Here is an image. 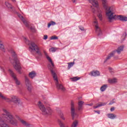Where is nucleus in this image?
<instances>
[{"label":"nucleus","instance_id":"15","mask_svg":"<svg viewBox=\"0 0 127 127\" xmlns=\"http://www.w3.org/2000/svg\"><path fill=\"white\" fill-rule=\"evenodd\" d=\"M91 75L94 77H97L100 75V71L98 70L92 71L91 72Z\"/></svg>","mask_w":127,"mask_h":127},{"label":"nucleus","instance_id":"12","mask_svg":"<svg viewBox=\"0 0 127 127\" xmlns=\"http://www.w3.org/2000/svg\"><path fill=\"white\" fill-rule=\"evenodd\" d=\"M8 71L12 78H13L16 85H17V86H19V85H20V81L17 79V77H16V75H15V74H14V73L13 72V71H12V70H11V69H9Z\"/></svg>","mask_w":127,"mask_h":127},{"label":"nucleus","instance_id":"1","mask_svg":"<svg viewBox=\"0 0 127 127\" xmlns=\"http://www.w3.org/2000/svg\"><path fill=\"white\" fill-rule=\"evenodd\" d=\"M103 4V7L106 10V15L108 17L109 22H112L113 19H116V18L121 20V21H127V17L124 16L122 15H114V12L111 10V7H108L107 5V0H102Z\"/></svg>","mask_w":127,"mask_h":127},{"label":"nucleus","instance_id":"28","mask_svg":"<svg viewBox=\"0 0 127 127\" xmlns=\"http://www.w3.org/2000/svg\"><path fill=\"white\" fill-rule=\"evenodd\" d=\"M75 64V63L73 62H70V63H68L67 64H68V66H67V69H70V68H71V67H73L74 64Z\"/></svg>","mask_w":127,"mask_h":127},{"label":"nucleus","instance_id":"39","mask_svg":"<svg viewBox=\"0 0 127 127\" xmlns=\"http://www.w3.org/2000/svg\"><path fill=\"white\" fill-rule=\"evenodd\" d=\"M110 111L111 112H114V111H115V107H112L110 109Z\"/></svg>","mask_w":127,"mask_h":127},{"label":"nucleus","instance_id":"35","mask_svg":"<svg viewBox=\"0 0 127 127\" xmlns=\"http://www.w3.org/2000/svg\"><path fill=\"white\" fill-rule=\"evenodd\" d=\"M50 50H51L52 52H55L56 51V48H51Z\"/></svg>","mask_w":127,"mask_h":127},{"label":"nucleus","instance_id":"19","mask_svg":"<svg viewBox=\"0 0 127 127\" xmlns=\"http://www.w3.org/2000/svg\"><path fill=\"white\" fill-rule=\"evenodd\" d=\"M89 2L91 3L93 6H98V1L97 0H88Z\"/></svg>","mask_w":127,"mask_h":127},{"label":"nucleus","instance_id":"31","mask_svg":"<svg viewBox=\"0 0 127 127\" xmlns=\"http://www.w3.org/2000/svg\"><path fill=\"white\" fill-rule=\"evenodd\" d=\"M71 79L72 82H76V81H78V80H80V77H78L76 76V77L71 78Z\"/></svg>","mask_w":127,"mask_h":127},{"label":"nucleus","instance_id":"17","mask_svg":"<svg viewBox=\"0 0 127 127\" xmlns=\"http://www.w3.org/2000/svg\"><path fill=\"white\" fill-rule=\"evenodd\" d=\"M83 105H84V102L79 101L78 102V111L83 110Z\"/></svg>","mask_w":127,"mask_h":127},{"label":"nucleus","instance_id":"22","mask_svg":"<svg viewBox=\"0 0 127 127\" xmlns=\"http://www.w3.org/2000/svg\"><path fill=\"white\" fill-rule=\"evenodd\" d=\"M107 88H108V85L104 84L101 87L100 91L101 92H104V91H106V90L107 89Z\"/></svg>","mask_w":127,"mask_h":127},{"label":"nucleus","instance_id":"36","mask_svg":"<svg viewBox=\"0 0 127 127\" xmlns=\"http://www.w3.org/2000/svg\"><path fill=\"white\" fill-rule=\"evenodd\" d=\"M115 99H113L112 101H111L110 102V103H109V105H113V104H115V103H116V102L115 101Z\"/></svg>","mask_w":127,"mask_h":127},{"label":"nucleus","instance_id":"20","mask_svg":"<svg viewBox=\"0 0 127 127\" xmlns=\"http://www.w3.org/2000/svg\"><path fill=\"white\" fill-rule=\"evenodd\" d=\"M108 118L111 119V120H114L117 118V115L114 114H109L107 115Z\"/></svg>","mask_w":127,"mask_h":127},{"label":"nucleus","instance_id":"40","mask_svg":"<svg viewBox=\"0 0 127 127\" xmlns=\"http://www.w3.org/2000/svg\"><path fill=\"white\" fill-rule=\"evenodd\" d=\"M79 28H80V30H82V31H84V30H85V29L83 27H81Z\"/></svg>","mask_w":127,"mask_h":127},{"label":"nucleus","instance_id":"30","mask_svg":"<svg viewBox=\"0 0 127 127\" xmlns=\"http://www.w3.org/2000/svg\"><path fill=\"white\" fill-rule=\"evenodd\" d=\"M55 24H56V22L53 21H51L50 23L48 24V28H49L51 25H55Z\"/></svg>","mask_w":127,"mask_h":127},{"label":"nucleus","instance_id":"34","mask_svg":"<svg viewBox=\"0 0 127 127\" xmlns=\"http://www.w3.org/2000/svg\"><path fill=\"white\" fill-rule=\"evenodd\" d=\"M56 39H58V37L53 36L51 37V40H55Z\"/></svg>","mask_w":127,"mask_h":127},{"label":"nucleus","instance_id":"43","mask_svg":"<svg viewBox=\"0 0 127 127\" xmlns=\"http://www.w3.org/2000/svg\"><path fill=\"white\" fill-rule=\"evenodd\" d=\"M109 70H112V67H109Z\"/></svg>","mask_w":127,"mask_h":127},{"label":"nucleus","instance_id":"29","mask_svg":"<svg viewBox=\"0 0 127 127\" xmlns=\"http://www.w3.org/2000/svg\"><path fill=\"white\" fill-rule=\"evenodd\" d=\"M126 37H127V33H125L122 36L121 43H123V42H124V41L126 39Z\"/></svg>","mask_w":127,"mask_h":127},{"label":"nucleus","instance_id":"14","mask_svg":"<svg viewBox=\"0 0 127 127\" xmlns=\"http://www.w3.org/2000/svg\"><path fill=\"white\" fill-rule=\"evenodd\" d=\"M18 16L20 18V19H21L22 21L23 22L24 24H25L26 27H28V28H29V25L28 24V22H27V21H26V20H25L24 18H23V16H22V15H19Z\"/></svg>","mask_w":127,"mask_h":127},{"label":"nucleus","instance_id":"44","mask_svg":"<svg viewBox=\"0 0 127 127\" xmlns=\"http://www.w3.org/2000/svg\"><path fill=\"white\" fill-rule=\"evenodd\" d=\"M12 1H13L14 2V1H16L15 0H11Z\"/></svg>","mask_w":127,"mask_h":127},{"label":"nucleus","instance_id":"6","mask_svg":"<svg viewBox=\"0 0 127 127\" xmlns=\"http://www.w3.org/2000/svg\"><path fill=\"white\" fill-rule=\"evenodd\" d=\"M0 97L3 100H4L6 102H13V103L16 104V105H19V104H20V100L17 96H12L11 99H9L3 96L1 94V93L0 92Z\"/></svg>","mask_w":127,"mask_h":127},{"label":"nucleus","instance_id":"42","mask_svg":"<svg viewBox=\"0 0 127 127\" xmlns=\"http://www.w3.org/2000/svg\"><path fill=\"white\" fill-rule=\"evenodd\" d=\"M72 2H76V0H71Z\"/></svg>","mask_w":127,"mask_h":127},{"label":"nucleus","instance_id":"16","mask_svg":"<svg viewBox=\"0 0 127 127\" xmlns=\"http://www.w3.org/2000/svg\"><path fill=\"white\" fill-rule=\"evenodd\" d=\"M19 121L21 123L23 126H24V127H29V126H30V124L28 123V122H26V121L22 119H19Z\"/></svg>","mask_w":127,"mask_h":127},{"label":"nucleus","instance_id":"45","mask_svg":"<svg viewBox=\"0 0 127 127\" xmlns=\"http://www.w3.org/2000/svg\"><path fill=\"white\" fill-rule=\"evenodd\" d=\"M88 106H92V105H91V104H88Z\"/></svg>","mask_w":127,"mask_h":127},{"label":"nucleus","instance_id":"7","mask_svg":"<svg viewBox=\"0 0 127 127\" xmlns=\"http://www.w3.org/2000/svg\"><path fill=\"white\" fill-rule=\"evenodd\" d=\"M124 48H125V46H121L118 47L116 50H115L112 52L110 53L108 55V57L106 58V59L104 61V63H106V62H107L108 60H110V59H111V58L113 57V56L115 55L116 52H117L118 54H121V52L124 51Z\"/></svg>","mask_w":127,"mask_h":127},{"label":"nucleus","instance_id":"41","mask_svg":"<svg viewBox=\"0 0 127 127\" xmlns=\"http://www.w3.org/2000/svg\"><path fill=\"white\" fill-rule=\"evenodd\" d=\"M95 113H97L99 115H100V111H94Z\"/></svg>","mask_w":127,"mask_h":127},{"label":"nucleus","instance_id":"38","mask_svg":"<svg viewBox=\"0 0 127 127\" xmlns=\"http://www.w3.org/2000/svg\"><path fill=\"white\" fill-rule=\"evenodd\" d=\"M47 38H48V36H47L46 35L44 36L43 39H44L45 40H46V39H47Z\"/></svg>","mask_w":127,"mask_h":127},{"label":"nucleus","instance_id":"32","mask_svg":"<svg viewBox=\"0 0 127 127\" xmlns=\"http://www.w3.org/2000/svg\"><path fill=\"white\" fill-rule=\"evenodd\" d=\"M98 17L99 18L100 20H103V15L102 13H99L98 15Z\"/></svg>","mask_w":127,"mask_h":127},{"label":"nucleus","instance_id":"23","mask_svg":"<svg viewBox=\"0 0 127 127\" xmlns=\"http://www.w3.org/2000/svg\"><path fill=\"white\" fill-rule=\"evenodd\" d=\"M1 43V41H0V49L1 50V51H3V52H5V49H4V46Z\"/></svg>","mask_w":127,"mask_h":127},{"label":"nucleus","instance_id":"18","mask_svg":"<svg viewBox=\"0 0 127 127\" xmlns=\"http://www.w3.org/2000/svg\"><path fill=\"white\" fill-rule=\"evenodd\" d=\"M29 76L31 79H33L34 77H36V72L35 71H32L29 73Z\"/></svg>","mask_w":127,"mask_h":127},{"label":"nucleus","instance_id":"8","mask_svg":"<svg viewBox=\"0 0 127 127\" xmlns=\"http://www.w3.org/2000/svg\"><path fill=\"white\" fill-rule=\"evenodd\" d=\"M124 48H125V46H121L118 47L116 50H115L112 52L110 53L108 55V57L106 58V59L104 61V63H106V62H107L108 60H110V59H111V58L113 57V56L115 55L116 52H117L118 54H121V52L124 51Z\"/></svg>","mask_w":127,"mask_h":127},{"label":"nucleus","instance_id":"13","mask_svg":"<svg viewBox=\"0 0 127 127\" xmlns=\"http://www.w3.org/2000/svg\"><path fill=\"white\" fill-rule=\"evenodd\" d=\"M70 108L72 119V120H74V119H75V115H76V114L75 113V104L73 101L71 102Z\"/></svg>","mask_w":127,"mask_h":127},{"label":"nucleus","instance_id":"9","mask_svg":"<svg viewBox=\"0 0 127 127\" xmlns=\"http://www.w3.org/2000/svg\"><path fill=\"white\" fill-rule=\"evenodd\" d=\"M44 54L45 56H46L47 60H48L49 62L51 63V64H49L48 65V68L49 70H50V71H53L55 70V66H54V64L53 63V62L52 61V59H51V58L48 56V54H47V52H46L44 50Z\"/></svg>","mask_w":127,"mask_h":127},{"label":"nucleus","instance_id":"25","mask_svg":"<svg viewBox=\"0 0 127 127\" xmlns=\"http://www.w3.org/2000/svg\"><path fill=\"white\" fill-rule=\"evenodd\" d=\"M59 115L62 120L65 121V118H64V114H63V112H62V111H60L59 113Z\"/></svg>","mask_w":127,"mask_h":127},{"label":"nucleus","instance_id":"3","mask_svg":"<svg viewBox=\"0 0 127 127\" xmlns=\"http://www.w3.org/2000/svg\"><path fill=\"white\" fill-rule=\"evenodd\" d=\"M24 40L26 44H28V45H30L29 47V50L30 52H33V51H35L36 53L38 54L39 56L41 57H42V53L40 52V48L38 47V46L35 44L34 42H30L29 40H27L26 38H24Z\"/></svg>","mask_w":127,"mask_h":127},{"label":"nucleus","instance_id":"33","mask_svg":"<svg viewBox=\"0 0 127 127\" xmlns=\"http://www.w3.org/2000/svg\"><path fill=\"white\" fill-rule=\"evenodd\" d=\"M30 29L31 30L32 32H35V31H36V29H35V27H30Z\"/></svg>","mask_w":127,"mask_h":127},{"label":"nucleus","instance_id":"4","mask_svg":"<svg viewBox=\"0 0 127 127\" xmlns=\"http://www.w3.org/2000/svg\"><path fill=\"white\" fill-rule=\"evenodd\" d=\"M45 104H46V108H45V106H44V105L41 103V102L39 101L38 103V107L40 111H41L42 114L44 116L51 115V114H52V110L51 108H50V107H48L49 104L46 103V102H45Z\"/></svg>","mask_w":127,"mask_h":127},{"label":"nucleus","instance_id":"26","mask_svg":"<svg viewBox=\"0 0 127 127\" xmlns=\"http://www.w3.org/2000/svg\"><path fill=\"white\" fill-rule=\"evenodd\" d=\"M78 127V121L75 120L71 125V127Z\"/></svg>","mask_w":127,"mask_h":127},{"label":"nucleus","instance_id":"10","mask_svg":"<svg viewBox=\"0 0 127 127\" xmlns=\"http://www.w3.org/2000/svg\"><path fill=\"white\" fill-rule=\"evenodd\" d=\"M94 25L95 27V31L97 33V35H101L102 34V30L99 27V23H98V20H97V18L94 17V21H93Z\"/></svg>","mask_w":127,"mask_h":127},{"label":"nucleus","instance_id":"24","mask_svg":"<svg viewBox=\"0 0 127 127\" xmlns=\"http://www.w3.org/2000/svg\"><path fill=\"white\" fill-rule=\"evenodd\" d=\"M108 82L110 84H114V83H117V79L115 78L110 79L108 80Z\"/></svg>","mask_w":127,"mask_h":127},{"label":"nucleus","instance_id":"21","mask_svg":"<svg viewBox=\"0 0 127 127\" xmlns=\"http://www.w3.org/2000/svg\"><path fill=\"white\" fill-rule=\"evenodd\" d=\"M106 105H107V103L106 102H100V104H97V105L96 106H94V109H98V108H100V107H103V106H106Z\"/></svg>","mask_w":127,"mask_h":127},{"label":"nucleus","instance_id":"37","mask_svg":"<svg viewBox=\"0 0 127 127\" xmlns=\"http://www.w3.org/2000/svg\"><path fill=\"white\" fill-rule=\"evenodd\" d=\"M92 7V11L93 12V13H95L96 12V9L95 8H93V6H91Z\"/></svg>","mask_w":127,"mask_h":127},{"label":"nucleus","instance_id":"27","mask_svg":"<svg viewBox=\"0 0 127 127\" xmlns=\"http://www.w3.org/2000/svg\"><path fill=\"white\" fill-rule=\"evenodd\" d=\"M5 5L7 8H10V9H12V5L8 2H5Z\"/></svg>","mask_w":127,"mask_h":127},{"label":"nucleus","instance_id":"5","mask_svg":"<svg viewBox=\"0 0 127 127\" xmlns=\"http://www.w3.org/2000/svg\"><path fill=\"white\" fill-rule=\"evenodd\" d=\"M51 72L54 81H55V84L57 89L58 90H62V92H65L66 89L65 88V87H64L63 85H62L61 83H59V81H58V77L57 76V74H56V72H55V69L54 70H52Z\"/></svg>","mask_w":127,"mask_h":127},{"label":"nucleus","instance_id":"2","mask_svg":"<svg viewBox=\"0 0 127 127\" xmlns=\"http://www.w3.org/2000/svg\"><path fill=\"white\" fill-rule=\"evenodd\" d=\"M10 52L12 54V57L13 58V60L10 59V63L12 64L15 70L17 71L19 74H21L20 71V70H21V65L19 60L17 58V55L13 49H11Z\"/></svg>","mask_w":127,"mask_h":127},{"label":"nucleus","instance_id":"11","mask_svg":"<svg viewBox=\"0 0 127 127\" xmlns=\"http://www.w3.org/2000/svg\"><path fill=\"white\" fill-rule=\"evenodd\" d=\"M25 83L28 92H31L33 87L31 85V82L28 78H27V76H25Z\"/></svg>","mask_w":127,"mask_h":127}]
</instances>
